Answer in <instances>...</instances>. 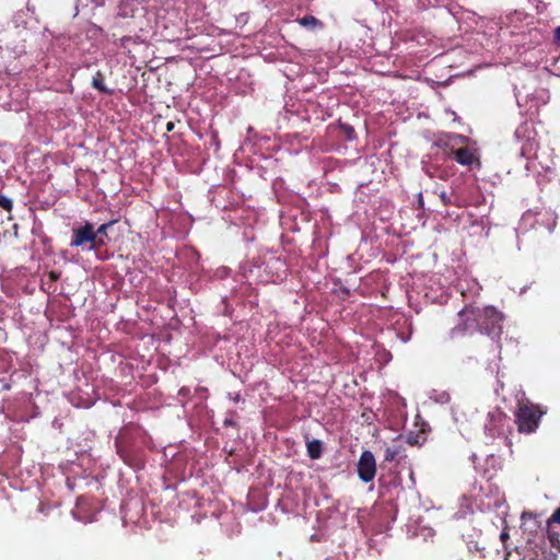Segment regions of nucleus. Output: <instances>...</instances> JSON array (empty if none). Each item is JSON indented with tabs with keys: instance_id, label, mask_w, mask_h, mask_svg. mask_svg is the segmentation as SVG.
Returning <instances> with one entry per match:
<instances>
[{
	"instance_id": "nucleus-1",
	"label": "nucleus",
	"mask_w": 560,
	"mask_h": 560,
	"mask_svg": "<svg viewBox=\"0 0 560 560\" xmlns=\"http://www.w3.org/2000/svg\"><path fill=\"white\" fill-rule=\"evenodd\" d=\"M459 324L451 330V338L475 330L492 339H500L503 332L504 314L494 306L466 305L459 313Z\"/></svg>"
},
{
	"instance_id": "nucleus-2",
	"label": "nucleus",
	"mask_w": 560,
	"mask_h": 560,
	"mask_svg": "<svg viewBox=\"0 0 560 560\" xmlns=\"http://www.w3.org/2000/svg\"><path fill=\"white\" fill-rule=\"evenodd\" d=\"M545 413L546 411L539 405L532 404L529 400H520L514 412L518 432L524 434L534 433Z\"/></svg>"
},
{
	"instance_id": "nucleus-3",
	"label": "nucleus",
	"mask_w": 560,
	"mask_h": 560,
	"mask_svg": "<svg viewBox=\"0 0 560 560\" xmlns=\"http://www.w3.org/2000/svg\"><path fill=\"white\" fill-rule=\"evenodd\" d=\"M443 144L448 158L455 160L458 164L467 166L469 170L481 167L477 149L468 147L455 149L450 147V142H443Z\"/></svg>"
},
{
	"instance_id": "nucleus-4",
	"label": "nucleus",
	"mask_w": 560,
	"mask_h": 560,
	"mask_svg": "<svg viewBox=\"0 0 560 560\" xmlns=\"http://www.w3.org/2000/svg\"><path fill=\"white\" fill-rule=\"evenodd\" d=\"M533 547H537L545 559L556 560L560 552V533L556 530L552 524L547 523V537L541 545H534Z\"/></svg>"
},
{
	"instance_id": "nucleus-5",
	"label": "nucleus",
	"mask_w": 560,
	"mask_h": 560,
	"mask_svg": "<svg viewBox=\"0 0 560 560\" xmlns=\"http://www.w3.org/2000/svg\"><path fill=\"white\" fill-rule=\"evenodd\" d=\"M357 472L361 481L369 483L376 475V460L373 453L365 450L361 453L357 464Z\"/></svg>"
},
{
	"instance_id": "nucleus-6",
	"label": "nucleus",
	"mask_w": 560,
	"mask_h": 560,
	"mask_svg": "<svg viewBox=\"0 0 560 560\" xmlns=\"http://www.w3.org/2000/svg\"><path fill=\"white\" fill-rule=\"evenodd\" d=\"M116 451L124 463L135 469H141L144 467V460L140 451L133 450L128 445H125L118 439L115 441Z\"/></svg>"
},
{
	"instance_id": "nucleus-7",
	"label": "nucleus",
	"mask_w": 560,
	"mask_h": 560,
	"mask_svg": "<svg viewBox=\"0 0 560 560\" xmlns=\"http://www.w3.org/2000/svg\"><path fill=\"white\" fill-rule=\"evenodd\" d=\"M92 241H95L94 225L86 222L83 226L73 229L70 246L84 248Z\"/></svg>"
},
{
	"instance_id": "nucleus-8",
	"label": "nucleus",
	"mask_w": 560,
	"mask_h": 560,
	"mask_svg": "<svg viewBox=\"0 0 560 560\" xmlns=\"http://www.w3.org/2000/svg\"><path fill=\"white\" fill-rule=\"evenodd\" d=\"M541 149L540 142H524L521 148V154L527 160L536 161L541 167L548 168V156H544L546 151L540 153Z\"/></svg>"
},
{
	"instance_id": "nucleus-9",
	"label": "nucleus",
	"mask_w": 560,
	"mask_h": 560,
	"mask_svg": "<svg viewBox=\"0 0 560 560\" xmlns=\"http://www.w3.org/2000/svg\"><path fill=\"white\" fill-rule=\"evenodd\" d=\"M405 457H406L405 447L402 445L388 446L384 453V462H388V463L394 462V460L400 462V459H402Z\"/></svg>"
},
{
	"instance_id": "nucleus-10",
	"label": "nucleus",
	"mask_w": 560,
	"mask_h": 560,
	"mask_svg": "<svg viewBox=\"0 0 560 560\" xmlns=\"http://www.w3.org/2000/svg\"><path fill=\"white\" fill-rule=\"evenodd\" d=\"M307 455L312 459H318L323 455V442L320 440H312L306 443Z\"/></svg>"
},
{
	"instance_id": "nucleus-11",
	"label": "nucleus",
	"mask_w": 560,
	"mask_h": 560,
	"mask_svg": "<svg viewBox=\"0 0 560 560\" xmlns=\"http://www.w3.org/2000/svg\"><path fill=\"white\" fill-rule=\"evenodd\" d=\"M94 234H95V241H92L91 245L88 246L89 250H97L105 245L104 237L97 236V233H94Z\"/></svg>"
},
{
	"instance_id": "nucleus-12",
	"label": "nucleus",
	"mask_w": 560,
	"mask_h": 560,
	"mask_svg": "<svg viewBox=\"0 0 560 560\" xmlns=\"http://www.w3.org/2000/svg\"><path fill=\"white\" fill-rule=\"evenodd\" d=\"M0 207L7 211H11L13 208V202L10 198H8L3 195H0Z\"/></svg>"
},
{
	"instance_id": "nucleus-13",
	"label": "nucleus",
	"mask_w": 560,
	"mask_h": 560,
	"mask_svg": "<svg viewBox=\"0 0 560 560\" xmlns=\"http://www.w3.org/2000/svg\"><path fill=\"white\" fill-rule=\"evenodd\" d=\"M113 223H114V221H110V222H108V223H103V224H101V225L97 228V230H96V231L94 230V233H97V236H102V237L106 236V235H107V231H108L109 226H110Z\"/></svg>"
},
{
	"instance_id": "nucleus-14",
	"label": "nucleus",
	"mask_w": 560,
	"mask_h": 560,
	"mask_svg": "<svg viewBox=\"0 0 560 560\" xmlns=\"http://www.w3.org/2000/svg\"><path fill=\"white\" fill-rule=\"evenodd\" d=\"M93 86L102 92L107 91L100 74L93 78Z\"/></svg>"
},
{
	"instance_id": "nucleus-15",
	"label": "nucleus",
	"mask_w": 560,
	"mask_h": 560,
	"mask_svg": "<svg viewBox=\"0 0 560 560\" xmlns=\"http://www.w3.org/2000/svg\"><path fill=\"white\" fill-rule=\"evenodd\" d=\"M547 523L552 525L560 524V506L552 513V515L548 518Z\"/></svg>"
},
{
	"instance_id": "nucleus-16",
	"label": "nucleus",
	"mask_w": 560,
	"mask_h": 560,
	"mask_svg": "<svg viewBox=\"0 0 560 560\" xmlns=\"http://www.w3.org/2000/svg\"><path fill=\"white\" fill-rule=\"evenodd\" d=\"M317 22V20L314 18V16H304L300 23L302 25H310V24H315Z\"/></svg>"
},
{
	"instance_id": "nucleus-17",
	"label": "nucleus",
	"mask_w": 560,
	"mask_h": 560,
	"mask_svg": "<svg viewBox=\"0 0 560 560\" xmlns=\"http://www.w3.org/2000/svg\"><path fill=\"white\" fill-rule=\"evenodd\" d=\"M48 278L51 282H56L60 278V273L58 271L51 270L48 272Z\"/></svg>"
},
{
	"instance_id": "nucleus-18",
	"label": "nucleus",
	"mask_w": 560,
	"mask_h": 560,
	"mask_svg": "<svg viewBox=\"0 0 560 560\" xmlns=\"http://www.w3.org/2000/svg\"><path fill=\"white\" fill-rule=\"evenodd\" d=\"M224 427H235L236 422L233 420V417H228L223 421Z\"/></svg>"
},
{
	"instance_id": "nucleus-19",
	"label": "nucleus",
	"mask_w": 560,
	"mask_h": 560,
	"mask_svg": "<svg viewBox=\"0 0 560 560\" xmlns=\"http://www.w3.org/2000/svg\"><path fill=\"white\" fill-rule=\"evenodd\" d=\"M510 538V535L508 533L506 529H504L501 535H500V539L502 540L503 544H505V541Z\"/></svg>"
},
{
	"instance_id": "nucleus-20",
	"label": "nucleus",
	"mask_w": 560,
	"mask_h": 560,
	"mask_svg": "<svg viewBox=\"0 0 560 560\" xmlns=\"http://www.w3.org/2000/svg\"><path fill=\"white\" fill-rule=\"evenodd\" d=\"M555 38L557 42H560V26L557 27L555 31Z\"/></svg>"
},
{
	"instance_id": "nucleus-21",
	"label": "nucleus",
	"mask_w": 560,
	"mask_h": 560,
	"mask_svg": "<svg viewBox=\"0 0 560 560\" xmlns=\"http://www.w3.org/2000/svg\"><path fill=\"white\" fill-rule=\"evenodd\" d=\"M173 127H174L173 122H168V124H167V130H172V129H173Z\"/></svg>"
},
{
	"instance_id": "nucleus-22",
	"label": "nucleus",
	"mask_w": 560,
	"mask_h": 560,
	"mask_svg": "<svg viewBox=\"0 0 560 560\" xmlns=\"http://www.w3.org/2000/svg\"><path fill=\"white\" fill-rule=\"evenodd\" d=\"M187 392H188V390H186V388H182V389L179 390V394H182V395H186V394H187Z\"/></svg>"
},
{
	"instance_id": "nucleus-23",
	"label": "nucleus",
	"mask_w": 560,
	"mask_h": 560,
	"mask_svg": "<svg viewBox=\"0 0 560 560\" xmlns=\"http://www.w3.org/2000/svg\"><path fill=\"white\" fill-rule=\"evenodd\" d=\"M235 401H238L240 400V395H236L235 398H234Z\"/></svg>"
},
{
	"instance_id": "nucleus-24",
	"label": "nucleus",
	"mask_w": 560,
	"mask_h": 560,
	"mask_svg": "<svg viewBox=\"0 0 560 560\" xmlns=\"http://www.w3.org/2000/svg\"><path fill=\"white\" fill-rule=\"evenodd\" d=\"M527 515H529V514L528 513H523L522 518L524 520Z\"/></svg>"
},
{
	"instance_id": "nucleus-25",
	"label": "nucleus",
	"mask_w": 560,
	"mask_h": 560,
	"mask_svg": "<svg viewBox=\"0 0 560 560\" xmlns=\"http://www.w3.org/2000/svg\"><path fill=\"white\" fill-rule=\"evenodd\" d=\"M442 199H443L444 203H446V201H445L446 197L444 195H442Z\"/></svg>"
},
{
	"instance_id": "nucleus-26",
	"label": "nucleus",
	"mask_w": 560,
	"mask_h": 560,
	"mask_svg": "<svg viewBox=\"0 0 560 560\" xmlns=\"http://www.w3.org/2000/svg\"><path fill=\"white\" fill-rule=\"evenodd\" d=\"M467 556L472 557L469 550L466 551Z\"/></svg>"
},
{
	"instance_id": "nucleus-27",
	"label": "nucleus",
	"mask_w": 560,
	"mask_h": 560,
	"mask_svg": "<svg viewBox=\"0 0 560 560\" xmlns=\"http://www.w3.org/2000/svg\"><path fill=\"white\" fill-rule=\"evenodd\" d=\"M408 443H409L410 445H412L415 442H413V441H411V440L409 439V440H408Z\"/></svg>"
}]
</instances>
